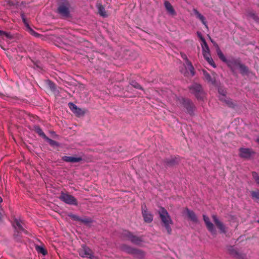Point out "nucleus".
I'll return each instance as SVG.
<instances>
[{"mask_svg": "<svg viewBox=\"0 0 259 259\" xmlns=\"http://www.w3.org/2000/svg\"><path fill=\"white\" fill-rule=\"evenodd\" d=\"M217 53L220 60L227 64L228 67L233 73H235V69L238 68L241 64L240 60L238 59L233 58L229 60L227 59L220 48L218 47V49L217 50Z\"/></svg>", "mask_w": 259, "mask_h": 259, "instance_id": "f257e3e1", "label": "nucleus"}, {"mask_svg": "<svg viewBox=\"0 0 259 259\" xmlns=\"http://www.w3.org/2000/svg\"><path fill=\"white\" fill-rule=\"evenodd\" d=\"M69 4L68 2H63L58 4L56 12L62 18H67L70 16Z\"/></svg>", "mask_w": 259, "mask_h": 259, "instance_id": "f03ea898", "label": "nucleus"}, {"mask_svg": "<svg viewBox=\"0 0 259 259\" xmlns=\"http://www.w3.org/2000/svg\"><path fill=\"white\" fill-rule=\"evenodd\" d=\"M189 89L198 100H202L205 98V93L200 84L194 83L189 87Z\"/></svg>", "mask_w": 259, "mask_h": 259, "instance_id": "7ed1b4c3", "label": "nucleus"}, {"mask_svg": "<svg viewBox=\"0 0 259 259\" xmlns=\"http://www.w3.org/2000/svg\"><path fill=\"white\" fill-rule=\"evenodd\" d=\"M158 212L162 222L165 227H168L172 224V220L167 211L164 207H160Z\"/></svg>", "mask_w": 259, "mask_h": 259, "instance_id": "20e7f679", "label": "nucleus"}, {"mask_svg": "<svg viewBox=\"0 0 259 259\" xmlns=\"http://www.w3.org/2000/svg\"><path fill=\"white\" fill-rule=\"evenodd\" d=\"M78 253L82 257L98 259V257L93 254L92 250L84 244L81 245V247L78 250Z\"/></svg>", "mask_w": 259, "mask_h": 259, "instance_id": "39448f33", "label": "nucleus"}, {"mask_svg": "<svg viewBox=\"0 0 259 259\" xmlns=\"http://www.w3.org/2000/svg\"><path fill=\"white\" fill-rule=\"evenodd\" d=\"M59 199L63 202L69 205H77L78 204L76 199L74 196L67 193H64L62 192L59 197Z\"/></svg>", "mask_w": 259, "mask_h": 259, "instance_id": "423d86ee", "label": "nucleus"}, {"mask_svg": "<svg viewBox=\"0 0 259 259\" xmlns=\"http://www.w3.org/2000/svg\"><path fill=\"white\" fill-rule=\"evenodd\" d=\"M121 249L128 253L134 254L139 259L142 258L144 256V252L141 250L135 249L125 244L121 246Z\"/></svg>", "mask_w": 259, "mask_h": 259, "instance_id": "0eeeda50", "label": "nucleus"}, {"mask_svg": "<svg viewBox=\"0 0 259 259\" xmlns=\"http://www.w3.org/2000/svg\"><path fill=\"white\" fill-rule=\"evenodd\" d=\"M122 237L124 239L128 240L136 245H139L142 242V240L140 237L134 235L130 232L126 231L123 233Z\"/></svg>", "mask_w": 259, "mask_h": 259, "instance_id": "6e6552de", "label": "nucleus"}, {"mask_svg": "<svg viewBox=\"0 0 259 259\" xmlns=\"http://www.w3.org/2000/svg\"><path fill=\"white\" fill-rule=\"evenodd\" d=\"M142 214L145 222L150 223L152 222L153 219V215L149 211L145 204H142Z\"/></svg>", "mask_w": 259, "mask_h": 259, "instance_id": "1a4fd4ad", "label": "nucleus"}, {"mask_svg": "<svg viewBox=\"0 0 259 259\" xmlns=\"http://www.w3.org/2000/svg\"><path fill=\"white\" fill-rule=\"evenodd\" d=\"M228 251L232 256L238 259H246V255L245 253L239 252L233 246H230L228 247Z\"/></svg>", "mask_w": 259, "mask_h": 259, "instance_id": "9d476101", "label": "nucleus"}, {"mask_svg": "<svg viewBox=\"0 0 259 259\" xmlns=\"http://www.w3.org/2000/svg\"><path fill=\"white\" fill-rule=\"evenodd\" d=\"M182 104L189 114L192 115L194 113L195 106L191 101L187 99H182Z\"/></svg>", "mask_w": 259, "mask_h": 259, "instance_id": "9b49d317", "label": "nucleus"}, {"mask_svg": "<svg viewBox=\"0 0 259 259\" xmlns=\"http://www.w3.org/2000/svg\"><path fill=\"white\" fill-rule=\"evenodd\" d=\"M68 106L71 111L78 117L83 116L85 114V111L84 109L78 108L73 103H69Z\"/></svg>", "mask_w": 259, "mask_h": 259, "instance_id": "f8f14e48", "label": "nucleus"}, {"mask_svg": "<svg viewBox=\"0 0 259 259\" xmlns=\"http://www.w3.org/2000/svg\"><path fill=\"white\" fill-rule=\"evenodd\" d=\"M239 151V156L243 158H249L251 155L254 152L251 149L240 148Z\"/></svg>", "mask_w": 259, "mask_h": 259, "instance_id": "ddd939ff", "label": "nucleus"}, {"mask_svg": "<svg viewBox=\"0 0 259 259\" xmlns=\"http://www.w3.org/2000/svg\"><path fill=\"white\" fill-rule=\"evenodd\" d=\"M183 214H186L187 217L192 221L196 222L198 221V218L195 213L188 208H185L183 211Z\"/></svg>", "mask_w": 259, "mask_h": 259, "instance_id": "4468645a", "label": "nucleus"}, {"mask_svg": "<svg viewBox=\"0 0 259 259\" xmlns=\"http://www.w3.org/2000/svg\"><path fill=\"white\" fill-rule=\"evenodd\" d=\"M219 98L221 101L225 103L229 107L234 108L236 106L235 103H234L231 99L227 98L225 94H222V95L221 96H219Z\"/></svg>", "mask_w": 259, "mask_h": 259, "instance_id": "2eb2a0df", "label": "nucleus"}, {"mask_svg": "<svg viewBox=\"0 0 259 259\" xmlns=\"http://www.w3.org/2000/svg\"><path fill=\"white\" fill-rule=\"evenodd\" d=\"M80 157H75L72 156H64L62 157V160L66 162L76 163L79 162L82 160Z\"/></svg>", "mask_w": 259, "mask_h": 259, "instance_id": "dca6fc26", "label": "nucleus"}, {"mask_svg": "<svg viewBox=\"0 0 259 259\" xmlns=\"http://www.w3.org/2000/svg\"><path fill=\"white\" fill-rule=\"evenodd\" d=\"M179 159L177 157H171L169 158H166L164 160V162L166 165L167 166H172L177 164L179 163Z\"/></svg>", "mask_w": 259, "mask_h": 259, "instance_id": "f3484780", "label": "nucleus"}, {"mask_svg": "<svg viewBox=\"0 0 259 259\" xmlns=\"http://www.w3.org/2000/svg\"><path fill=\"white\" fill-rule=\"evenodd\" d=\"M164 5L167 12L170 15L172 16H175L176 15L175 10H174L173 7L169 2L165 1L164 3Z\"/></svg>", "mask_w": 259, "mask_h": 259, "instance_id": "a211bd4d", "label": "nucleus"}, {"mask_svg": "<svg viewBox=\"0 0 259 259\" xmlns=\"http://www.w3.org/2000/svg\"><path fill=\"white\" fill-rule=\"evenodd\" d=\"M13 227H22L26 225L24 220L20 218H14L12 221Z\"/></svg>", "mask_w": 259, "mask_h": 259, "instance_id": "6ab92c4d", "label": "nucleus"}, {"mask_svg": "<svg viewBox=\"0 0 259 259\" xmlns=\"http://www.w3.org/2000/svg\"><path fill=\"white\" fill-rule=\"evenodd\" d=\"M93 220L89 217H83L82 218L80 217L79 222L80 224L88 225L92 224L93 222Z\"/></svg>", "mask_w": 259, "mask_h": 259, "instance_id": "aec40b11", "label": "nucleus"}, {"mask_svg": "<svg viewBox=\"0 0 259 259\" xmlns=\"http://www.w3.org/2000/svg\"><path fill=\"white\" fill-rule=\"evenodd\" d=\"M194 12L196 15V17L199 19L203 24H204L206 28H208L207 25L206 24V22L205 21V17L201 15L196 9H194Z\"/></svg>", "mask_w": 259, "mask_h": 259, "instance_id": "412c9836", "label": "nucleus"}, {"mask_svg": "<svg viewBox=\"0 0 259 259\" xmlns=\"http://www.w3.org/2000/svg\"><path fill=\"white\" fill-rule=\"evenodd\" d=\"M34 131L40 137H42L44 139L47 138V136L42 131L41 128L38 125H35L34 126Z\"/></svg>", "mask_w": 259, "mask_h": 259, "instance_id": "4be33fe9", "label": "nucleus"}, {"mask_svg": "<svg viewBox=\"0 0 259 259\" xmlns=\"http://www.w3.org/2000/svg\"><path fill=\"white\" fill-rule=\"evenodd\" d=\"M201 40L202 41V43L201 44V47L202 48V52H209V48L208 47V46L203 36H201Z\"/></svg>", "mask_w": 259, "mask_h": 259, "instance_id": "5701e85b", "label": "nucleus"}, {"mask_svg": "<svg viewBox=\"0 0 259 259\" xmlns=\"http://www.w3.org/2000/svg\"><path fill=\"white\" fill-rule=\"evenodd\" d=\"M186 68L190 71L192 76L194 75V68L189 60H187V62H186Z\"/></svg>", "mask_w": 259, "mask_h": 259, "instance_id": "b1692460", "label": "nucleus"}, {"mask_svg": "<svg viewBox=\"0 0 259 259\" xmlns=\"http://www.w3.org/2000/svg\"><path fill=\"white\" fill-rule=\"evenodd\" d=\"M98 9V12L100 14V15L104 17H106L107 16V14H106V12L105 10V8L103 5L101 4H98L97 5Z\"/></svg>", "mask_w": 259, "mask_h": 259, "instance_id": "393cba45", "label": "nucleus"}, {"mask_svg": "<svg viewBox=\"0 0 259 259\" xmlns=\"http://www.w3.org/2000/svg\"><path fill=\"white\" fill-rule=\"evenodd\" d=\"M208 231L212 234H215L217 231V229L219 230V231L221 233H225L226 232V229L227 228H208Z\"/></svg>", "mask_w": 259, "mask_h": 259, "instance_id": "a878e982", "label": "nucleus"}, {"mask_svg": "<svg viewBox=\"0 0 259 259\" xmlns=\"http://www.w3.org/2000/svg\"><path fill=\"white\" fill-rule=\"evenodd\" d=\"M238 68L239 69L240 73L241 74L246 75L248 73V68L245 65L241 63Z\"/></svg>", "mask_w": 259, "mask_h": 259, "instance_id": "bb28decb", "label": "nucleus"}, {"mask_svg": "<svg viewBox=\"0 0 259 259\" xmlns=\"http://www.w3.org/2000/svg\"><path fill=\"white\" fill-rule=\"evenodd\" d=\"M247 16L252 19L254 21L256 22H259V17L256 15V14L253 11H249L247 13Z\"/></svg>", "mask_w": 259, "mask_h": 259, "instance_id": "cd10ccee", "label": "nucleus"}, {"mask_svg": "<svg viewBox=\"0 0 259 259\" xmlns=\"http://www.w3.org/2000/svg\"><path fill=\"white\" fill-rule=\"evenodd\" d=\"M212 218L217 227H223L222 223L220 221L218 216L215 214L212 215Z\"/></svg>", "mask_w": 259, "mask_h": 259, "instance_id": "c85d7f7f", "label": "nucleus"}, {"mask_svg": "<svg viewBox=\"0 0 259 259\" xmlns=\"http://www.w3.org/2000/svg\"><path fill=\"white\" fill-rule=\"evenodd\" d=\"M45 140L49 143V144L52 147H58L59 146V143L57 141L53 140L52 139H50L48 137L45 139Z\"/></svg>", "mask_w": 259, "mask_h": 259, "instance_id": "c756f323", "label": "nucleus"}, {"mask_svg": "<svg viewBox=\"0 0 259 259\" xmlns=\"http://www.w3.org/2000/svg\"><path fill=\"white\" fill-rule=\"evenodd\" d=\"M203 218L206 227H213V224L210 222V219L208 216L203 214Z\"/></svg>", "mask_w": 259, "mask_h": 259, "instance_id": "7c9ffc66", "label": "nucleus"}, {"mask_svg": "<svg viewBox=\"0 0 259 259\" xmlns=\"http://www.w3.org/2000/svg\"><path fill=\"white\" fill-rule=\"evenodd\" d=\"M35 249L38 253H40L44 255L47 253L46 250L41 246L36 245Z\"/></svg>", "mask_w": 259, "mask_h": 259, "instance_id": "2f4dec72", "label": "nucleus"}, {"mask_svg": "<svg viewBox=\"0 0 259 259\" xmlns=\"http://www.w3.org/2000/svg\"><path fill=\"white\" fill-rule=\"evenodd\" d=\"M130 84L136 89H140L141 90H143V88L137 82H136L135 80L131 81L130 82Z\"/></svg>", "mask_w": 259, "mask_h": 259, "instance_id": "473e14b6", "label": "nucleus"}, {"mask_svg": "<svg viewBox=\"0 0 259 259\" xmlns=\"http://www.w3.org/2000/svg\"><path fill=\"white\" fill-rule=\"evenodd\" d=\"M68 216L73 221L79 222L80 217L76 214H73L72 213H69Z\"/></svg>", "mask_w": 259, "mask_h": 259, "instance_id": "72a5a7b5", "label": "nucleus"}, {"mask_svg": "<svg viewBox=\"0 0 259 259\" xmlns=\"http://www.w3.org/2000/svg\"><path fill=\"white\" fill-rule=\"evenodd\" d=\"M5 36L6 37H7L8 38H12V36L10 34V33H8L5 31H2V30H0V36Z\"/></svg>", "mask_w": 259, "mask_h": 259, "instance_id": "f704fd0d", "label": "nucleus"}, {"mask_svg": "<svg viewBox=\"0 0 259 259\" xmlns=\"http://www.w3.org/2000/svg\"><path fill=\"white\" fill-rule=\"evenodd\" d=\"M251 194L252 198L259 200V191H252Z\"/></svg>", "mask_w": 259, "mask_h": 259, "instance_id": "c9c22d12", "label": "nucleus"}, {"mask_svg": "<svg viewBox=\"0 0 259 259\" xmlns=\"http://www.w3.org/2000/svg\"><path fill=\"white\" fill-rule=\"evenodd\" d=\"M204 75L205 79L208 82H212L213 81L212 79L211 76L210 75V74L208 73H207V72L205 71L204 72Z\"/></svg>", "mask_w": 259, "mask_h": 259, "instance_id": "e433bc0d", "label": "nucleus"}, {"mask_svg": "<svg viewBox=\"0 0 259 259\" xmlns=\"http://www.w3.org/2000/svg\"><path fill=\"white\" fill-rule=\"evenodd\" d=\"M252 176L256 183L259 184V176L256 172H252Z\"/></svg>", "mask_w": 259, "mask_h": 259, "instance_id": "4c0bfd02", "label": "nucleus"}, {"mask_svg": "<svg viewBox=\"0 0 259 259\" xmlns=\"http://www.w3.org/2000/svg\"><path fill=\"white\" fill-rule=\"evenodd\" d=\"M203 55L205 59L207 61L208 60H210V59L211 58L210 54V51L209 52H203Z\"/></svg>", "mask_w": 259, "mask_h": 259, "instance_id": "58836bf2", "label": "nucleus"}, {"mask_svg": "<svg viewBox=\"0 0 259 259\" xmlns=\"http://www.w3.org/2000/svg\"><path fill=\"white\" fill-rule=\"evenodd\" d=\"M21 17L23 20V22L25 24L26 27L27 26V24H28V23L27 22L26 18L25 17V14L24 13H21Z\"/></svg>", "mask_w": 259, "mask_h": 259, "instance_id": "ea45409f", "label": "nucleus"}, {"mask_svg": "<svg viewBox=\"0 0 259 259\" xmlns=\"http://www.w3.org/2000/svg\"><path fill=\"white\" fill-rule=\"evenodd\" d=\"M26 28L27 29V30L29 31V32L31 34L33 35L35 31H34L29 25V24H27Z\"/></svg>", "mask_w": 259, "mask_h": 259, "instance_id": "a19ab883", "label": "nucleus"}, {"mask_svg": "<svg viewBox=\"0 0 259 259\" xmlns=\"http://www.w3.org/2000/svg\"><path fill=\"white\" fill-rule=\"evenodd\" d=\"M26 28L27 29V30L29 31V32L31 34L33 35L35 31H34L29 25V24H27Z\"/></svg>", "mask_w": 259, "mask_h": 259, "instance_id": "79ce46f5", "label": "nucleus"}, {"mask_svg": "<svg viewBox=\"0 0 259 259\" xmlns=\"http://www.w3.org/2000/svg\"><path fill=\"white\" fill-rule=\"evenodd\" d=\"M207 61L212 67H213L214 68L216 67V65L215 64V63H214V62L213 61V59L211 58L210 59V60H208Z\"/></svg>", "mask_w": 259, "mask_h": 259, "instance_id": "37998d69", "label": "nucleus"}, {"mask_svg": "<svg viewBox=\"0 0 259 259\" xmlns=\"http://www.w3.org/2000/svg\"><path fill=\"white\" fill-rule=\"evenodd\" d=\"M219 93L220 94V95L219 96H221L222 95V94H225V95L226 96V92L225 91H224L223 90H222L221 89H219Z\"/></svg>", "mask_w": 259, "mask_h": 259, "instance_id": "c03bdc74", "label": "nucleus"}, {"mask_svg": "<svg viewBox=\"0 0 259 259\" xmlns=\"http://www.w3.org/2000/svg\"><path fill=\"white\" fill-rule=\"evenodd\" d=\"M182 57L186 60V62H187V60H189L187 58V56L184 54H181Z\"/></svg>", "mask_w": 259, "mask_h": 259, "instance_id": "a18cd8bd", "label": "nucleus"}, {"mask_svg": "<svg viewBox=\"0 0 259 259\" xmlns=\"http://www.w3.org/2000/svg\"><path fill=\"white\" fill-rule=\"evenodd\" d=\"M50 88H51V89H52V90H55V84L52 82V83L50 84Z\"/></svg>", "mask_w": 259, "mask_h": 259, "instance_id": "49530a36", "label": "nucleus"}, {"mask_svg": "<svg viewBox=\"0 0 259 259\" xmlns=\"http://www.w3.org/2000/svg\"><path fill=\"white\" fill-rule=\"evenodd\" d=\"M2 211H3V209L0 207V220H1V219H2L3 218V213H2Z\"/></svg>", "mask_w": 259, "mask_h": 259, "instance_id": "de8ad7c7", "label": "nucleus"}, {"mask_svg": "<svg viewBox=\"0 0 259 259\" xmlns=\"http://www.w3.org/2000/svg\"><path fill=\"white\" fill-rule=\"evenodd\" d=\"M32 35L37 37V36H39V34H38L36 32H35V33Z\"/></svg>", "mask_w": 259, "mask_h": 259, "instance_id": "09e8293b", "label": "nucleus"}, {"mask_svg": "<svg viewBox=\"0 0 259 259\" xmlns=\"http://www.w3.org/2000/svg\"><path fill=\"white\" fill-rule=\"evenodd\" d=\"M166 229L167 232L168 233H169L170 231H171V228L168 227V228H166Z\"/></svg>", "mask_w": 259, "mask_h": 259, "instance_id": "8fccbe9b", "label": "nucleus"}, {"mask_svg": "<svg viewBox=\"0 0 259 259\" xmlns=\"http://www.w3.org/2000/svg\"><path fill=\"white\" fill-rule=\"evenodd\" d=\"M15 229H18V230H21L22 231H24V229H23V228H20V227H19V228H15Z\"/></svg>", "mask_w": 259, "mask_h": 259, "instance_id": "3c124183", "label": "nucleus"}, {"mask_svg": "<svg viewBox=\"0 0 259 259\" xmlns=\"http://www.w3.org/2000/svg\"><path fill=\"white\" fill-rule=\"evenodd\" d=\"M211 41L213 44V45L214 46H216L217 47H219L218 45L215 42H214L212 39H211ZM217 49H218V48L217 49Z\"/></svg>", "mask_w": 259, "mask_h": 259, "instance_id": "603ef678", "label": "nucleus"}, {"mask_svg": "<svg viewBox=\"0 0 259 259\" xmlns=\"http://www.w3.org/2000/svg\"><path fill=\"white\" fill-rule=\"evenodd\" d=\"M197 34L200 39H201V36H203L200 32H198Z\"/></svg>", "mask_w": 259, "mask_h": 259, "instance_id": "864d4df0", "label": "nucleus"}, {"mask_svg": "<svg viewBox=\"0 0 259 259\" xmlns=\"http://www.w3.org/2000/svg\"><path fill=\"white\" fill-rule=\"evenodd\" d=\"M3 202V199L1 197H0V203Z\"/></svg>", "mask_w": 259, "mask_h": 259, "instance_id": "5fc2aeb1", "label": "nucleus"}, {"mask_svg": "<svg viewBox=\"0 0 259 259\" xmlns=\"http://www.w3.org/2000/svg\"><path fill=\"white\" fill-rule=\"evenodd\" d=\"M256 141L259 144V138L257 139Z\"/></svg>", "mask_w": 259, "mask_h": 259, "instance_id": "6e6d98bb", "label": "nucleus"}, {"mask_svg": "<svg viewBox=\"0 0 259 259\" xmlns=\"http://www.w3.org/2000/svg\"><path fill=\"white\" fill-rule=\"evenodd\" d=\"M257 222L259 223V220H258Z\"/></svg>", "mask_w": 259, "mask_h": 259, "instance_id": "4d7b16f0", "label": "nucleus"}, {"mask_svg": "<svg viewBox=\"0 0 259 259\" xmlns=\"http://www.w3.org/2000/svg\"><path fill=\"white\" fill-rule=\"evenodd\" d=\"M2 95L0 94V96H1Z\"/></svg>", "mask_w": 259, "mask_h": 259, "instance_id": "13d9d810", "label": "nucleus"}]
</instances>
